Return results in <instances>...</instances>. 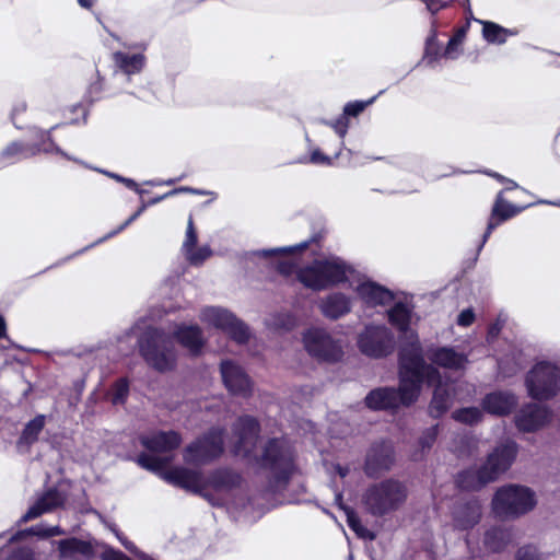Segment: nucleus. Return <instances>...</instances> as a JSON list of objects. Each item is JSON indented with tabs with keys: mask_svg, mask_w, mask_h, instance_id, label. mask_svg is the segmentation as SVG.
I'll use <instances>...</instances> for the list:
<instances>
[{
	"mask_svg": "<svg viewBox=\"0 0 560 560\" xmlns=\"http://www.w3.org/2000/svg\"><path fill=\"white\" fill-rule=\"evenodd\" d=\"M233 432L237 436L233 452L248 462L269 470L271 486L275 490H281L288 483L294 470L293 450L285 439H270L264 446L262 453L257 454V440L259 424L250 416H243L233 425Z\"/></svg>",
	"mask_w": 560,
	"mask_h": 560,
	"instance_id": "f257e3e1",
	"label": "nucleus"
},
{
	"mask_svg": "<svg viewBox=\"0 0 560 560\" xmlns=\"http://www.w3.org/2000/svg\"><path fill=\"white\" fill-rule=\"evenodd\" d=\"M423 374L430 382L439 378V370L425 362L422 348L416 342L399 351V388L382 387L371 390L365 397L366 407L372 410H389L400 405H411L419 397Z\"/></svg>",
	"mask_w": 560,
	"mask_h": 560,
	"instance_id": "f03ea898",
	"label": "nucleus"
},
{
	"mask_svg": "<svg viewBox=\"0 0 560 560\" xmlns=\"http://www.w3.org/2000/svg\"><path fill=\"white\" fill-rule=\"evenodd\" d=\"M163 478L171 485L207 498L213 505H219L220 502H214L210 499L207 493L208 489H212L215 492H228L241 483V476L238 474L224 468L212 471L206 478L199 469L176 466L164 471Z\"/></svg>",
	"mask_w": 560,
	"mask_h": 560,
	"instance_id": "7ed1b4c3",
	"label": "nucleus"
},
{
	"mask_svg": "<svg viewBox=\"0 0 560 560\" xmlns=\"http://www.w3.org/2000/svg\"><path fill=\"white\" fill-rule=\"evenodd\" d=\"M516 454L517 445L513 441L498 445L480 468L467 469L458 474L456 479L458 487L464 490H476L494 481L511 467Z\"/></svg>",
	"mask_w": 560,
	"mask_h": 560,
	"instance_id": "20e7f679",
	"label": "nucleus"
},
{
	"mask_svg": "<svg viewBox=\"0 0 560 560\" xmlns=\"http://www.w3.org/2000/svg\"><path fill=\"white\" fill-rule=\"evenodd\" d=\"M352 268L339 257L316 259L296 271L298 280L307 289L323 291L350 281Z\"/></svg>",
	"mask_w": 560,
	"mask_h": 560,
	"instance_id": "39448f33",
	"label": "nucleus"
},
{
	"mask_svg": "<svg viewBox=\"0 0 560 560\" xmlns=\"http://www.w3.org/2000/svg\"><path fill=\"white\" fill-rule=\"evenodd\" d=\"M139 350L144 361L160 372L175 366L176 352L171 336L158 328H148L139 338Z\"/></svg>",
	"mask_w": 560,
	"mask_h": 560,
	"instance_id": "423d86ee",
	"label": "nucleus"
},
{
	"mask_svg": "<svg viewBox=\"0 0 560 560\" xmlns=\"http://www.w3.org/2000/svg\"><path fill=\"white\" fill-rule=\"evenodd\" d=\"M406 498L405 485L395 479H387L370 486L363 494V503L372 515L382 516L397 510Z\"/></svg>",
	"mask_w": 560,
	"mask_h": 560,
	"instance_id": "0eeeda50",
	"label": "nucleus"
},
{
	"mask_svg": "<svg viewBox=\"0 0 560 560\" xmlns=\"http://www.w3.org/2000/svg\"><path fill=\"white\" fill-rule=\"evenodd\" d=\"M536 503L533 490L524 486L509 485L497 490L492 499V510L499 517L515 518L532 511Z\"/></svg>",
	"mask_w": 560,
	"mask_h": 560,
	"instance_id": "6e6552de",
	"label": "nucleus"
},
{
	"mask_svg": "<svg viewBox=\"0 0 560 560\" xmlns=\"http://www.w3.org/2000/svg\"><path fill=\"white\" fill-rule=\"evenodd\" d=\"M525 386L535 400L552 399L560 392V366L550 361L535 363L526 374Z\"/></svg>",
	"mask_w": 560,
	"mask_h": 560,
	"instance_id": "1a4fd4ad",
	"label": "nucleus"
},
{
	"mask_svg": "<svg viewBox=\"0 0 560 560\" xmlns=\"http://www.w3.org/2000/svg\"><path fill=\"white\" fill-rule=\"evenodd\" d=\"M224 430L212 428L202 436L186 446L183 458L186 464L202 466L211 463L223 453Z\"/></svg>",
	"mask_w": 560,
	"mask_h": 560,
	"instance_id": "9d476101",
	"label": "nucleus"
},
{
	"mask_svg": "<svg viewBox=\"0 0 560 560\" xmlns=\"http://www.w3.org/2000/svg\"><path fill=\"white\" fill-rule=\"evenodd\" d=\"M357 345L361 353L366 357L381 359L395 350V336L385 325L369 324L358 335Z\"/></svg>",
	"mask_w": 560,
	"mask_h": 560,
	"instance_id": "9b49d317",
	"label": "nucleus"
},
{
	"mask_svg": "<svg viewBox=\"0 0 560 560\" xmlns=\"http://www.w3.org/2000/svg\"><path fill=\"white\" fill-rule=\"evenodd\" d=\"M57 126L51 127L49 130H35V138L39 141L34 147L25 145L20 142L10 143L0 154V159L7 164L14 163L22 159L31 158L39 152L56 153L70 161H77L75 158L69 155L51 140V130Z\"/></svg>",
	"mask_w": 560,
	"mask_h": 560,
	"instance_id": "f8f14e48",
	"label": "nucleus"
},
{
	"mask_svg": "<svg viewBox=\"0 0 560 560\" xmlns=\"http://www.w3.org/2000/svg\"><path fill=\"white\" fill-rule=\"evenodd\" d=\"M303 342L306 351L314 358L337 362L343 355L340 340L335 339L326 329L312 327L303 335Z\"/></svg>",
	"mask_w": 560,
	"mask_h": 560,
	"instance_id": "ddd939ff",
	"label": "nucleus"
},
{
	"mask_svg": "<svg viewBox=\"0 0 560 560\" xmlns=\"http://www.w3.org/2000/svg\"><path fill=\"white\" fill-rule=\"evenodd\" d=\"M200 320L228 334L237 343H244L249 331L241 320L225 308L209 306L201 311Z\"/></svg>",
	"mask_w": 560,
	"mask_h": 560,
	"instance_id": "4468645a",
	"label": "nucleus"
},
{
	"mask_svg": "<svg viewBox=\"0 0 560 560\" xmlns=\"http://www.w3.org/2000/svg\"><path fill=\"white\" fill-rule=\"evenodd\" d=\"M386 313L389 324L402 334L406 339H408V342L401 347L400 351L405 348L411 347L416 342L421 347L418 335L410 328L415 317L413 305L411 302L407 300L397 301L386 311Z\"/></svg>",
	"mask_w": 560,
	"mask_h": 560,
	"instance_id": "2eb2a0df",
	"label": "nucleus"
},
{
	"mask_svg": "<svg viewBox=\"0 0 560 560\" xmlns=\"http://www.w3.org/2000/svg\"><path fill=\"white\" fill-rule=\"evenodd\" d=\"M350 288L355 292L358 299L370 307L386 306L395 300L390 290L366 278L351 281Z\"/></svg>",
	"mask_w": 560,
	"mask_h": 560,
	"instance_id": "dca6fc26",
	"label": "nucleus"
},
{
	"mask_svg": "<svg viewBox=\"0 0 560 560\" xmlns=\"http://www.w3.org/2000/svg\"><path fill=\"white\" fill-rule=\"evenodd\" d=\"M221 376L226 389L235 396L252 395L253 383L246 372L233 361L225 360L220 365Z\"/></svg>",
	"mask_w": 560,
	"mask_h": 560,
	"instance_id": "f3484780",
	"label": "nucleus"
},
{
	"mask_svg": "<svg viewBox=\"0 0 560 560\" xmlns=\"http://www.w3.org/2000/svg\"><path fill=\"white\" fill-rule=\"evenodd\" d=\"M395 462L394 447L389 442H380L371 446L366 454L364 471L375 478L388 471Z\"/></svg>",
	"mask_w": 560,
	"mask_h": 560,
	"instance_id": "a211bd4d",
	"label": "nucleus"
},
{
	"mask_svg": "<svg viewBox=\"0 0 560 560\" xmlns=\"http://www.w3.org/2000/svg\"><path fill=\"white\" fill-rule=\"evenodd\" d=\"M424 354L432 364L447 370H464L468 363L467 355L462 351H457L453 347L431 346L427 348Z\"/></svg>",
	"mask_w": 560,
	"mask_h": 560,
	"instance_id": "6ab92c4d",
	"label": "nucleus"
},
{
	"mask_svg": "<svg viewBox=\"0 0 560 560\" xmlns=\"http://www.w3.org/2000/svg\"><path fill=\"white\" fill-rule=\"evenodd\" d=\"M552 412L549 408L537 404L524 406L515 417L516 427L524 432L538 430L550 421Z\"/></svg>",
	"mask_w": 560,
	"mask_h": 560,
	"instance_id": "aec40b11",
	"label": "nucleus"
},
{
	"mask_svg": "<svg viewBox=\"0 0 560 560\" xmlns=\"http://www.w3.org/2000/svg\"><path fill=\"white\" fill-rule=\"evenodd\" d=\"M66 493L59 488L52 487L44 491L21 517V522L37 518L44 513H49L61 506L66 501Z\"/></svg>",
	"mask_w": 560,
	"mask_h": 560,
	"instance_id": "412c9836",
	"label": "nucleus"
},
{
	"mask_svg": "<svg viewBox=\"0 0 560 560\" xmlns=\"http://www.w3.org/2000/svg\"><path fill=\"white\" fill-rule=\"evenodd\" d=\"M504 190L500 191L497 196L495 202L492 207L491 217L489 219L486 232L482 236V241L479 245L478 250H481L488 238L490 237L493 230L499 226L505 220H509L520 212H522L526 207L515 206L503 198Z\"/></svg>",
	"mask_w": 560,
	"mask_h": 560,
	"instance_id": "4be33fe9",
	"label": "nucleus"
},
{
	"mask_svg": "<svg viewBox=\"0 0 560 560\" xmlns=\"http://www.w3.org/2000/svg\"><path fill=\"white\" fill-rule=\"evenodd\" d=\"M58 560H92L95 549L91 541L70 537L56 542Z\"/></svg>",
	"mask_w": 560,
	"mask_h": 560,
	"instance_id": "5701e85b",
	"label": "nucleus"
},
{
	"mask_svg": "<svg viewBox=\"0 0 560 560\" xmlns=\"http://www.w3.org/2000/svg\"><path fill=\"white\" fill-rule=\"evenodd\" d=\"M318 308L324 317L336 320L352 311V298L343 292H331L319 300Z\"/></svg>",
	"mask_w": 560,
	"mask_h": 560,
	"instance_id": "b1692460",
	"label": "nucleus"
},
{
	"mask_svg": "<svg viewBox=\"0 0 560 560\" xmlns=\"http://www.w3.org/2000/svg\"><path fill=\"white\" fill-rule=\"evenodd\" d=\"M140 443L152 453H168L182 443V436L176 431H156L140 436Z\"/></svg>",
	"mask_w": 560,
	"mask_h": 560,
	"instance_id": "393cba45",
	"label": "nucleus"
},
{
	"mask_svg": "<svg viewBox=\"0 0 560 560\" xmlns=\"http://www.w3.org/2000/svg\"><path fill=\"white\" fill-rule=\"evenodd\" d=\"M517 405V397L510 390H495L487 394L482 401V410L494 416H506Z\"/></svg>",
	"mask_w": 560,
	"mask_h": 560,
	"instance_id": "a878e982",
	"label": "nucleus"
},
{
	"mask_svg": "<svg viewBox=\"0 0 560 560\" xmlns=\"http://www.w3.org/2000/svg\"><path fill=\"white\" fill-rule=\"evenodd\" d=\"M197 244V232L194 226L192 218L189 217L186 230L185 241L182 246L183 254L187 261L192 266H200L211 255L212 250L208 245L195 248Z\"/></svg>",
	"mask_w": 560,
	"mask_h": 560,
	"instance_id": "bb28decb",
	"label": "nucleus"
},
{
	"mask_svg": "<svg viewBox=\"0 0 560 560\" xmlns=\"http://www.w3.org/2000/svg\"><path fill=\"white\" fill-rule=\"evenodd\" d=\"M427 382L429 385L435 386L433 397L429 407V412L433 418H440L445 413L452 405V395L450 392V385L442 382L441 373L439 372V378L432 382L429 381L427 375L421 376V383Z\"/></svg>",
	"mask_w": 560,
	"mask_h": 560,
	"instance_id": "cd10ccee",
	"label": "nucleus"
},
{
	"mask_svg": "<svg viewBox=\"0 0 560 560\" xmlns=\"http://www.w3.org/2000/svg\"><path fill=\"white\" fill-rule=\"evenodd\" d=\"M481 517V504L477 499L457 503L453 510L454 526L458 529L474 527Z\"/></svg>",
	"mask_w": 560,
	"mask_h": 560,
	"instance_id": "c85d7f7f",
	"label": "nucleus"
},
{
	"mask_svg": "<svg viewBox=\"0 0 560 560\" xmlns=\"http://www.w3.org/2000/svg\"><path fill=\"white\" fill-rule=\"evenodd\" d=\"M174 337L185 349H187L194 355L198 354L205 345L202 331L196 325L178 326L174 330Z\"/></svg>",
	"mask_w": 560,
	"mask_h": 560,
	"instance_id": "c756f323",
	"label": "nucleus"
},
{
	"mask_svg": "<svg viewBox=\"0 0 560 560\" xmlns=\"http://www.w3.org/2000/svg\"><path fill=\"white\" fill-rule=\"evenodd\" d=\"M113 60L117 70L126 75L128 80L132 74L140 73L147 62L145 56L141 52L130 55L124 51H115Z\"/></svg>",
	"mask_w": 560,
	"mask_h": 560,
	"instance_id": "7c9ffc66",
	"label": "nucleus"
},
{
	"mask_svg": "<svg viewBox=\"0 0 560 560\" xmlns=\"http://www.w3.org/2000/svg\"><path fill=\"white\" fill-rule=\"evenodd\" d=\"M335 502L341 510L345 511L348 526L357 534L358 537L366 540H373L375 538L374 533L362 525L357 513L343 505L341 492L335 493Z\"/></svg>",
	"mask_w": 560,
	"mask_h": 560,
	"instance_id": "2f4dec72",
	"label": "nucleus"
},
{
	"mask_svg": "<svg viewBox=\"0 0 560 560\" xmlns=\"http://www.w3.org/2000/svg\"><path fill=\"white\" fill-rule=\"evenodd\" d=\"M512 540V532L508 528L494 527L485 535V545L491 551H501Z\"/></svg>",
	"mask_w": 560,
	"mask_h": 560,
	"instance_id": "473e14b6",
	"label": "nucleus"
},
{
	"mask_svg": "<svg viewBox=\"0 0 560 560\" xmlns=\"http://www.w3.org/2000/svg\"><path fill=\"white\" fill-rule=\"evenodd\" d=\"M482 35L483 38L491 44H504L510 36L517 34L516 31H512L493 22H482Z\"/></svg>",
	"mask_w": 560,
	"mask_h": 560,
	"instance_id": "72a5a7b5",
	"label": "nucleus"
},
{
	"mask_svg": "<svg viewBox=\"0 0 560 560\" xmlns=\"http://www.w3.org/2000/svg\"><path fill=\"white\" fill-rule=\"evenodd\" d=\"M523 365L524 359L520 352L506 354L505 357L500 358L498 361L499 371L504 377L513 376L523 368Z\"/></svg>",
	"mask_w": 560,
	"mask_h": 560,
	"instance_id": "f704fd0d",
	"label": "nucleus"
},
{
	"mask_svg": "<svg viewBox=\"0 0 560 560\" xmlns=\"http://www.w3.org/2000/svg\"><path fill=\"white\" fill-rule=\"evenodd\" d=\"M45 416L38 415L31 420L24 428L20 438V444L32 445L38 439L39 433L45 427Z\"/></svg>",
	"mask_w": 560,
	"mask_h": 560,
	"instance_id": "c9c22d12",
	"label": "nucleus"
},
{
	"mask_svg": "<svg viewBox=\"0 0 560 560\" xmlns=\"http://www.w3.org/2000/svg\"><path fill=\"white\" fill-rule=\"evenodd\" d=\"M452 418L459 423L474 425L483 419V412L478 407H466L453 411Z\"/></svg>",
	"mask_w": 560,
	"mask_h": 560,
	"instance_id": "e433bc0d",
	"label": "nucleus"
},
{
	"mask_svg": "<svg viewBox=\"0 0 560 560\" xmlns=\"http://www.w3.org/2000/svg\"><path fill=\"white\" fill-rule=\"evenodd\" d=\"M307 247H308V242L305 241V242H301V243H299L296 245H293V246H285V247H277V248H271V249L257 250V252H254L252 255L253 256H258V257H261V258H265V259H269V258L278 257L281 254H294V253H298V252H302V250L306 249Z\"/></svg>",
	"mask_w": 560,
	"mask_h": 560,
	"instance_id": "4c0bfd02",
	"label": "nucleus"
},
{
	"mask_svg": "<svg viewBox=\"0 0 560 560\" xmlns=\"http://www.w3.org/2000/svg\"><path fill=\"white\" fill-rule=\"evenodd\" d=\"M170 460V457H160L158 455H150L147 453H141L137 459L141 467L151 471H160L168 464Z\"/></svg>",
	"mask_w": 560,
	"mask_h": 560,
	"instance_id": "58836bf2",
	"label": "nucleus"
},
{
	"mask_svg": "<svg viewBox=\"0 0 560 560\" xmlns=\"http://www.w3.org/2000/svg\"><path fill=\"white\" fill-rule=\"evenodd\" d=\"M129 394V383L126 378H119L110 389V400L114 405L124 404Z\"/></svg>",
	"mask_w": 560,
	"mask_h": 560,
	"instance_id": "ea45409f",
	"label": "nucleus"
},
{
	"mask_svg": "<svg viewBox=\"0 0 560 560\" xmlns=\"http://www.w3.org/2000/svg\"><path fill=\"white\" fill-rule=\"evenodd\" d=\"M440 56V47L438 43V36L435 31L429 35L425 42L424 60L428 63H433Z\"/></svg>",
	"mask_w": 560,
	"mask_h": 560,
	"instance_id": "a19ab883",
	"label": "nucleus"
},
{
	"mask_svg": "<svg viewBox=\"0 0 560 560\" xmlns=\"http://www.w3.org/2000/svg\"><path fill=\"white\" fill-rule=\"evenodd\" d=\"M324 124L329 126L330 128H332L335 130V132L340 137V139L345 138V136L348 131V128H349L348 119L345 116L339 117L335 121H324ZM342 145H343V141L340 140V142H339L340 149L336 152L335 159L339 158Z\"/></svg>",
	"mask_w": 560,
	"mask_h": 560,
	"instance_id": "79ce46f5",
	"label": "nucleus"
},
{
	"mask_svg": "<svg viewBox=\"0 0 560 560\" xmlns=\"http://www.w3.org/2000/svg\"><path fill=\"white\" fill-rule=\"evenodd\" d=\"M298 162L302 164L311 163L315 165L330 166L334 163V159L324 154L319 149H314L308 158H301Z\"/></svg>",
	"mask_w": 560,
	"mask_h": 560,
	"instance_id": "37998d69",
	"label": "nucleus"
},
{
	"mask_svg": "<svg viewBox=\"0 0 560 560\" xmlns=\"http://www.w3.org/2000/svg\"><path fill=\"white\" fill-rule=\"evenodd\" d=\"M375 100H376V96H373V97H371L370 100H368L365 102L364 101H355V102H350V103L346 104V106L343 108V116L345 117H347V116H351V117L358 116L369 105L373 104Z\"/></svg>",
	"mask_w": 560,
	"mask_h": 560,
	"instance_id": "c03bdc74",
	"label": "nucleus"
},
{
	"mask_svg": "<svg viewBox=\"0 0 560 560\" xmlns=\"http://www.w3.org/2000/svg\"><path fill=\"white\" fill-rule=\"evenodd\" d=\"M147 207H148V205L142 203L141 207L132 215H130L118 229L112 231L106 236L96 241L94 243V245L100 244L103 241L110 238V237L117 235L118 233H120L121 231H124L129 224H131L135 220H137V218L145 210ZM92 246H93V244L90 247H92Z\"/></svg>",
	"mask_w": 560,
	"mask_h": 560,
	"instance_id": "a18cd8bd",
	"label": "nucleus"
},
{
	"mask_svg": "<svg viewBox=\"0 0 560 560\" xmlns=\"http://www.w3.org/2000/svg\"><path fill=\"white\" fill-rule=\"evenodd\" d=\"M30 532L33 535L39 536V537H54L58 535L65 534V530L60 528L59 526H45V525H37L30 529Z\"/></svg>",
	"mask_w": 560,
	"mask_h": 560,
	"instance_id": "49530a36",
	"label": "nucleus"
},
{
	"mask_svg": "<svg viewBox=\"0 0 560 560\" xmlns=\"http://www.w3.org/2000/svg\"><path fill=\"white\" fill-rule=\"evenodd\" d=\"M439 434V425H433L428 428L421 435L419 440V444L422 451L429 450L434 444Z\"/></svg>",
	"mask_w": 560,
	"mask_h": 560,
	"instance_id": "de8ad7c7",
	"label": "nucleus"
},
{
	"mask_svg": "<svg viewBox=\"0 0 560 560\" xmlns=\"http://www.w3.org/2000/svg\"><path fill=\"white\" fill-rule=\"evenodd\" d=\"M516 560H540V555L536 547L525 546L517 551Z\"/></svg>",
	"mask_w": 560,
	"mask_h": 560,
	"instance_id": "09e8293b",
	"label": "nucleus"
},
{
	"mask_svg": "<svg viewBox=\"0 0 560 560\" xmlns=\"http://www.w3.org/2000/svg\"><path fill=\"white\" fill-rule=\"evenodd\" d=\"M34 553L28 547H21L14 550L7 560H33Z\"/></svg>",
	"mask_w": 560,
	"mask_h": 560,
	"instance_id": "8fccbe9b",
	"label": "nucleus"
},
{
	"mask_svg": "<svg viewBox=\"0 0 560 560\" xmlns=\"http://www.w3.org/2000/svg\"><path fill=\"white\" fill-rule=\"evenodd\" d=\"M101 560H131L125 553L113 548H106L101 555Z\"/></svg>",
	"mask_w": 560,
	"mask_h": 560,
	"instance_id": "3c124183",
	"label": "nucleus"
},
{
	"mask_svg": "<svg viewBox=\"0 0 560 560\" xmlns=\"http://www.w3.org/2000/svg\"><path fill=\"white\" fill-rule=\"evenodd\" d=\"M459 47L460 45H458L456 40L450 38L447 46L444 50V57L448 59H456L460 54Z\"/></svg>",
	"mask_w": 560,
	"mask_h": 560,
	"instance_id": "603ef678",
	"label": "nucleus"
},
{
	"mask_svg": "<svg viewBox=\"0 0 560 560\" xmlns=\"http://www.w3.org/2000/svg\"><path fill=\"white\" fill-rule=\"evenodd\" d=\"M474 319H475V314H474L472 310L467 308L459 313V315L457 317V324L459 326L467 327L472 324Z\"/></svg>",
	"mask_w": 560,
	"mask_h": 560,
	"instance_id": "864d4df0",
	"label": "nucleus"
},
{
	"mask_svg": "<svg viewBox=\"0 0 560 560\" xmlns=\"http://www.w3.org/2000/svg\"><path fill=\"white\" fill-rule=\"evenodd\" d=\"M75 160H77V161H74L75 163H79V164H81V165H83L85 167L91 168V166L85 164L83 161L78 160V159H75ZM92 170H94V171H96L98 173H102V174H104V175H106V176H108V177H110V178H113V179H115V180H117L119 183H124L125 177H122V176H120V175H118L116 173H112V172H108V171H105V170H102V168H97V167H92Z\"/></svg>",
	"mask_w": 560,
	"mask_h": 560,
	"instance_id": "5fc2aeb1",
	"label": "nucleus"
},
{
	"mask_svg": "<svg viewBox=\"0 0 560 560\" xmlns=\"http://www.w3.org/2000/svg\"><path fill=\"white\" fill-rule=\"evenodd\" d=\"M490 176L497 178L499 182L503 183V184H506V187L504 190H512V189H517L518 188V185L512 180V179H509L498 173H488Z\"/></svg>",
	"mask_w": 560,
	"mask_h": 560,
	"instance_id": "6e6d98bb",
	"label": "nucleus"
},
{
	"mask_svg": "<svg viewBox=\"0 0 560 560\" xmlns=\"http://www.w3.org/2000/svg\"><path fill=\"white\" fill-rule=\"evenodd\" d=\"M293 264L291 261H287V260H279L277 262V269L279 270L280 273L282 275H291L292 271H293Z\"/></svg>",
	"mask_w": 560,
	"mask_h": 560,
	"instance_id": "4d7b16f0",
	"label": "nucleus"
},
{
	"mask_svg": "<svg viewBox=\"0 0 560 560\" xmlns=\"http://www.w3.org/2000/svg\"><path fill=\"white\" fill-rule=\"evenodd\" d=\"M329 472H334V474H337L339 475L341 478H345L348 476L349 474V467L347 466H341L340 464H332L329 468H328Z\"/></svg>",
	"mask_w": 560,
	"mask_h": 560,
	"instance_id": "13d9d810",
	"label": "nucleus"
},
{
	"mask_svg": "<svg viewBox=\"0 0 560 560\" xmlns=\"http://www.w3.org/2000/svg\"><path fill=\"white\" fill-rule=\"evenodd\" d=\"M502 323L498 319L494 324H492L488 329V339H494L501 331Z\"/></svg>",
	"mask_w": 560,
	"mask_h": 560,
	"instance_id": "bf43d9fd",
	"label": "nucleus"
},
{
	"mask_svg": "<svg viewBox=\"0 0 560 560\" xmlns=\"http://www.w3.org/2000/svg\"><path fill=\"white\" fill-rule=\"evenodd\" d=\"M465 36H466V28L465 27H460V28H458L456 31V33L451 38L456 40V43L458 45H462L463 42H464Z\"/></svg>",
	"mask_w": 560,
	"mask_h": 560,
	"instance_id": "052dcab7",
	"label": "nucleus"
},
{
	"mask_svg": "<svg viewBox=\"0 0 560 560\" xmlns=\"http://www.w3.org/2000/svg\"><path fill=\"white\" fill-rule=\"evenodd\" d=\"M176 194H177V190H171V191H168V192H166V194H164V195H162V196H159V197H156V198L152 199V200H151V201H149L147 205H148V206L155 205V203H158V202H160V201L164 200L165 198L171 197V196H174V195H176Z\"/></svg>",
	"mask_w": 560,
	"mask_h": 560,
	"instance_id": "680f3d73",
	"label": "nucleus"
},
{
	"mask_svg": "<svg viewBox=\"0 0 560 560\" xmlns=\"http://www.w3.org/2000/svg\"><path fill=\"white\" fill-rule=\"evenodd\" d=\"M122 184H125L128 188L133 189V190H136L139 194H143L144 192L143 190L139 189L138 184L133 179H131V178H126L125 177Z\"/></svg>",
	"mask_w": 560,
	"mask_h": 560,
	"instance_id": "e2e57ef3",
	"label": "nucleus"
},
{
	"mask_svg": "<svg viewBox=\"0 0 560 560\" xmlns=\"http://www.w3.org/2000/svg\"><path fill=\"white\" fill-rule=\"evenodd\" d=\"M174 190H177V194L178 192H191V194H198V195L203 194L202 191H200L198 189L190 188V187H180V188H175Z\"/></svg>",
	"mask_w": 560,
	"mask_h": 560,
	"instance_id": "0e129e2a",
	"label": "nucleus"
},
{
	"mask_svg": "<svg viewBox=\"0 0 560 560\" xmlns=\"http://www.w3.org/2000/svg\"><path fill=\"white\" fill-rule=\"evenodd\" d=\"M96 0H78V3L84 9H91Z\"/></svg>",
	"mask_w": 560,
	"mask_h": 560,
	"instance_id": "69168bd1",
	"label": "nucleus"
},
{
	"mask_svg": "<svg viewBox=\"0 0 560 560\" xmlns=\"http://www.w3.org/2000/svg\"><path fill=\"white\" fill-rule=\"evenodd\" d=\"M5 331V323L2 316H0V338L4 335Z\"/></svg>",
	"mask_w": 560,
	"mask_h": 560,
	"instance_id": "338daca9",
	"label": "nucleus"
},
{
	"mask_svg": "<svg viewBox=\"0 0 560 560\" xmlns=\"http://www.w3.org/2000/svg\"><path fill=\"white\" fill-rule=\"evenodd\" d=\"M25 110V104H22L21 106L16 107L14 110H13V114H15L16 112H24Z\"/></svg>",
	"mask_w": 560,
	"mask_h": 560,
	"instance_id": "774afa93",
	"label": "nucleus"
}]
</instances>
